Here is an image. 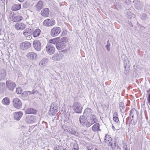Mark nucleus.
I'll return each mask as SVG.
<instances>
[{
    "mask_svg": "<svg viewBox=\"0 0 150 150\" xmlns=\"http://www.w3.org/2000/svg\"><path fill=\"white\" fill-rule=\"evenodd\" d=\"M33 29L28 28L25 29L23 32V35L28 40H30L32 38V35L33 33Z\"/></svg>",
    "mask_w": 150,
    "mask_h": 150,
    "instance_id": "nucleus-1",
    "label": "nucleus"
},
{
    "mask_svg": "<svg viewBox=\"0 0 150 150\" xmlns=\"http://www.w3.org/2000/svg\"><path fill=\"white\" fill-rule=\"evenodd\" d=\"M73 110L75 112L78 113L81 112L83 106L79 102L75 103L73 105Z\"/></svg>",
    "mask_w": 150,
    "mask_h": 150,
    "instance_id": "nucleus-2",
    "label": "nucleus"
},
{
    "mask_svg": "<svg viewBox=\"0 0 150 150\" xmlns=\"http://www.w3.org/2000/svg\"><path fill=\"white\" fill-rule=\"evenodd\" d=\"M58 109V106L57 103L55 102H53L51 105L49 110V113L53 115L57 112Z\"/></svg>",
    "mask_w": 150,
    "mask_h": 150,
    "instance_id": "nucleus-3",
    "label": "nucleus"
},
{
    "mask_svg": "<svg viewBox=\"0 0 150 150\" xmlns=\"http://www.w3.org/2000/svg\"><path fill=\"white\" fill-rule=\"evenodd\" d=\"M66 38H61L60 42H58L56 45V46L57 49L60 50L64 48L65 46V42L66 41Z\"/></svg>",
    "mask_w": 150,
    "mask_h": 150,
    "instance_id": "nucleus-4",
    "label": "nucleus"
},
{
    "mask_svg": "<svg viewBox=\"0 0 150 150\" xmlns=\"http://www.w3.org/2000/svg\"><path fill=\"white\" fill-rule=\"evenodd\" d=\"M13 104L16 108L19 109L22 107V103L21 101L18 98H14L13 100Z\"/></svg>",
    "mask_w": 150,
    "mask_h": 150,
    "instance_id": "nucleus-5",
    "label": "nucleus"
},
{
    "mask_svg": "<svg viewBox=\"0 0 150 150\" xmlns=\"http://www.w3.org/2000/svg\"><path fill=\"white\" fill-rule=\"evenodd\" d=\"M55 24V21L53 18L47 19L43 22L44 25L47 27H50L54 25Z\"/></svg>",
    "mask_w": 150,
    "mask_h": 150,
    "instance_id": "nucleus-6",
    "label": "nucleus"
},
{
    "mask_svg": "<svg viewBox=\"0 0 150 150\" xmlns=\"http://www.w3.org/2000/svg\"><path fill=\"white\" fill-rule=\"evenodd\" d=\"M61 31V29L59 27H54L51 29L50 31V34L52 37H55L60 33Z\"/></svg>",
    "mask_w": 150,
    "mask_h": 150,
    "instance_id": "nucleus-7",
    "label": "nucleus"
},
{
    "mask_svg": "<svg viewBox=\"0 0 150 150\" xmlns=\"http://www.w3.org/2000/svg\"><path fill=\"white\" fill-rule=\"evenodd\" d=\"M46 51L49 54H53L55 52V48L54 46L50 44H48L46 46Z\"/></svg>",
    "mask_w": 150,
    "mask_h": 150,
    "instance_id": "nucleus-8",
    "label": "nucleus"
},
{
    "mask_svg": "<svg viewBox=\"0 0 150 150\" xmlns=\"http://www.w3.org/2000/svg\"><path fill=\"white\" fill-rule=\"evenodd\" d=\"M89 121L88 123L86 124V127H89L91 125L97 122L98 120L96 117V116L93 115L90 117Z\"/></svg>",
    "mask_w": 150,
    "mask_h": 150,
    "instance_id": "nucleus-9",
    "label": "nucleus"
},
{
    "mask_svg": "<svg viewBox=\"0 0 150 150\" xmlns=\"http://www.w3.org/2000/svg\"><path fill=\"white\" fill-rule=\"evenodd\" d=\"M7 88L10 91H13L16 87L15 83L11 80H8L6 81Z\"/></svg>",
    "mask_w": 150,
    "mask_h": 150,
    "instance_id": "nucleus-10",
    "label": "nucleus"
},
{
    "mask_svg": "<svg viewBox=\"0 0 150 150\" xmlns=\"http://www.w3.org/2000/svg\"><path fill=\"white\" fill-rule=\"evenodd\" d=\"M37 117L34 115H28L25 118V121L28 123L30 124L35 122L37 120Z\"/></svg>",
    "mask_w": 150,
    "mask_h": 150,
    "instance_id": "nucleus-11",
    "label": "nucleus"
},
{
    "mask_svg": "<svg viewBox=\"0 0 150 150\" xmlns=\"http://www.w3.org/2000/svg\"><path fill=\"white\" fill-rule=\"evenodd\" d=\"M33 46L37 51H39L41 50V45L40 42L38 40H34L33 43Z\"/></svg>",
    "mask_w": 150,
    "mask_h": 150,
    "instance_id": "nucleus-12",
    "label": "nucleus"
},
{
    "mask_svg": "<svg viewBox=\"0 0 150 150\" xmlns=\"http://www.w3.org/2000/svg\"><path fill=\"white\" fill-rule=\"evenodd\" d=\"M37 56V54L33 52H28L26 55V57L28 59L33 60H35Z\"/></svg>",
    "mask_w": 150,
    "mask_h": 150,
    "instance_id": "nucleus-13",
    "label": "nucleus"
},
{
    "mask_svg": "<svg viewBox=\"0 0 150 150\" xmlns=\"http://www.w3.org/2000/svg\"><path fill=\"white\" fill-rule=\"evenodd\" d=\"M43 7V3L42 1H40L35 6L34 8L35 10L37 11H39Z\"/></svg>",
    "mask_w": 150,
    "mask_h": 150,
    "instance_id": "nucleus-14",
    "label": "nucleus"
},
{
    "mask_svg": "<svg viewBox=\"0 0 150 150\" xmlns=\"http://www.w3.org/2000/svg\"><path fill=\"white\" fill-rule=\"evenodd\" d=\"M15 28L17 30H22L26 28V25L22 23H17L16 24Z\"/></svg>",
    "mask_w": 150,
    "mask_h": 150,
    "instance_id": "nucleus-15",
    "label": "nucleus"
},
{
    "mask_svg": "<svg viewBox=\"0 0 150 150\" xmlns=\"http://www.w3.org/2000/svg\"><path fill=\"white\" fill-rule=\"evenodd\" d=\"M79 121L81 124L84 126H86V124L88 122L87 119L84 115H82L79 118Z\"/></svg>",
    "mask_w": 150,
    "mask_h": 150,
    "instance_id": "nucleus-16",
    "label": "nucleus"
},
{
    "mask_svg": "<svg viewBox=\"0 0 150 150\" xmlns=\"http://www.w3.org/2000/svg\"><path fill=\"white\" fill-rule=\"evenodd\" d=\"M31 44L28 42H23L20 45L21 48L23 50H26L29 48Z\"/></svg>",
    "mask_w": 150,
    "mask_h": 150,
    "instance_id": "nucleus-17",
    "label": "nucleus"
},
{
    "mask_svg": "<svg viewBox=\"0 0 150 150\" xmlns=\"http://www.w3.org/2000/svg\"><path fill=\"white\" fill-rule=\"evenodd\" d=\"M50 13V10L49 8H45L41 11V14L43 17H47Z\"/></svg>",
    "mask_w": 150,
    "mask_h": 150,
    "instance_id": "nucleus-18",
    "label": "nucleus"
},
{
    "mask_svg": "<svg viewBox=\"0 0 150 150\" xmlns=\"http://www.w3.org/2000/svg\"><path fill=\"white\" fill-rule=\"evenodd\" d=\"M124 66L125 69L124 73L127 75L128 74L129 72V62L126 60H125L124 62Z\"/></svg>",
    "mask_w": 150,
    "mask_h": 150,
    "instance_id": "nucleus-19",
    "label": "nucleus"
},
{
    "mask_svg": "<svg viewBox=\"0 0 150 150\" xmlns=\"http://www.w3.org/2000/svg\"><path fill=\"white\" fill-rule=\"evenodd\" d=\"M83 114L87 117L91 116L93 115L92 110L89 108H86L84 110Z\"/></svg>",
    "mask_w": 150,
    "mask_h": 150,
    "instance_id": "nucleus-20",
    "label": "nucleus"
},
{
    "mask_svg": "<svg viewBox=\"0 0 150 150\" xmlns=\"http://www.w3.org/2000/svg\"><path fill=\"white\" fill-rule=\"evenodd\" d=\"M23 114V112L21 111L14 112L13 114L14 119L17 120H19Z\"/></svg>",
    "mask_w": 150,
    "mask_h": 150,
    "instance_id": "nucleus-21",
    "label": "nucleus"
},
{
    "mask_svg": "<svg viewBox=\"0 0 150 150\" xmlns=\"http://www.w3.org/2000/svg\"><path fill=\"white\" fill-rule=\"evenodd\" d=\"M64 55L59 53L58 54H55L53 56L54 59L56 61H58L62 59L64 57Z\"/></svg>",
    "mask_w": 150,
    "mask_h": 150,
    "instance_id": "nucleus-22",
    "label": "nucleus"
},
{
    "mask_svg": "<svg viewBox=\"0 0 150 150\" xmlns=\"http://www.w3.org/2000/svg\"><path fill=\"white\" fill-rule=\"evenodd\" d=\"M48 61L47 58H44L42 59L39 63V65L41 67H44Z\"/></svg>",
    "mask_w": 150,
    "mask_h": 150,
    "instance_id": "nucleus-23",
    "label": "nucleus"
},
{
    "mask_svg": "<svg viewBox=\"0 0 150 150\" xmlns=\"http://www.w3.org/2000/svg\"><path fill=\"white\" fill-rule=\"evenodd\" d=\"M37 110L34 108H30L27 109L25 111V113L27 114H36Z\"/></svg>",
    "mask_w": 150,
    "mask_h": 150,
    "instance_id": "nucleus-24",
    "label": "nucleus"
},
{
    "mask_svg": "<svg viewBox=\"0 0 150 150\" xmlns=\"http://www.w3.org/2000/svg\"><path fill=\"white\" fill-rule=\"evenodd\" d=\"M100 125L98 123H96L92 127V130L93 132L98 131H100L101 130L99 129Z\"/></svg>",
    "mask_w": 150,
    "mask_h": 150,
    "instance_id": "nucleus-25",
    "label": "nucleus"
},
{
    "mask_svg": "<svg viewBox=\"0 0 150 150\" xmlns=\"http://www.w3.org/2000/svg\"><path fill=\"white\" fill-rule=\"evenodd\" d=\"M129 115L132 116L133 119L134 117H137L138 113L137 111L134 108H133L131 110Z\"/></svg>",
    "mask_w": 150,
    "mask_h": 150,
    "instance_id": "nucleus-26",
    "label": "nucleus"
},
{
    "mask_svg": "<svg viewBox=\"0 0 150 150\" xmlns=\"http://www.w3.org/2000/svg\"><path fill=\"white\" fill-rule=\"evenodd\" d=\"M111 137L109 135H106L105 136L104 142L108 144V146H109L111 142Z\"/></svg>",
    "mask_w": 150,
    "mask_h": 150,
    "instance_id": "nucleus-27",
    "label": "nucleus"
},
{
    "mask_svg": "<svg viewBox=\"0 0 150 150\" xmlns=\"http://www.w3.org/2000/svg\"><path fill=\"white\" fill-rule=\"evenodd\" d=\"M134 5L136 8L139 10L141 9L143 7L142 4L139 1L136 2L134 4Z\"/></svg>",
    "mask_w": 150,
    "mask_h": 150,
    "instance_id": "nucleus-28",
    "label": "nucleus"
},
{
    "mask_svg": "<svg viewBox=\"0 0 150 150\" xmlns=\"http://www.w3.org/2000/svg\"><path fill=\"white\" fill-rule=\"evenodd\" d=\"M110 145L112 150H121V148L115 143L110 144Z\"/></svg>",
    "mask_w": 150,
    "mask_h": 150,
    "instance_id": "nucleus-29",
    "label": "nucleus"
},
{
    "mask_svg": "<svg viewBox=\"0 0 150 150\" xmlns=\"http://www.w3.org/2000/svg\"><path fill=\"white\" fill-rule=\"evenodd\" d=\"M21 8V4H15L12 7L11 9L13 11H16L20 10Z\"/></svg>",
    "mask_w": 150,
    "mask_h": 150,
    "instance_id": "nucleus-30",
    "label": "nucleus"
},
{
    "mask_svg": "<svg viewBox=\"0 0 150 150\" xmlns=\"http://www.w3.org/2000/svg\"><path fill=\"white\" fill-rule=\"evenodd\" d=\"M41 30L39 29H36L33 32V35L34 37H36L38 36L40 34Z\"/></svg>",
    "mask_w": 150,
    "mask_h": 150,
    "instance_id": "nucleus-31",
    "label": "nucleus"
},
{
    "mask_svg": "<svg viewBox=\"0 0 150 150\" xmlns=\"http://www.w3.org/2000/svg\"><path fill=\"white\" fill-rule=\"evenodd\" d=\"M119 106L121 112H124L125 108L124 103L123 102H120L119 103Z\"/></svg>",
    "mask_w": 150,
    "mask_h": 150,
    "instance_id": "nucleus-32",
    "label": "nucleus"
},
{
    "mask_svg": "<svg viewBox=\"0 0 150 150\" xmlns=\"http://www.w3.org/2000/svg\"><path fill=\"white\" fill-rule=\"evenodd\" d=\"M2 103L6 105H8L10 103V100L8 98L5 97L2 101Z\"/></svg>",
    "mask_w": 150,
    "mask_h": 150,
    "instance_id": "nucleus-33",
    "label": "nucleus"
},
{
    "mask_svg": "<svg viewBox=\"0 0 150 150\" xmlns=\"http://www.w3.org/2000/svg\"><path fill=\"white\" fill-rule=\"evenodd\" d=\"M68 133L69 134H72L76 136H77L79 135V134L78 132L75 131L73 129L70 128L68 131Z\"/></svg>",
    "mask_w": 150,
    "mask_h": 150,
    "instance_id": "nucleus-34",
    "label": "nucleus"
},
{
    "mask_svg": "<svg viewBox=\"0 0 150 150\" xmlns=\"http://www.w3.org/2000/svg\"><path fill=\"white\" fill-rule=\"evenodd\" d=\"M59 38H56L50 40L49 41V42L50 43H52L54 44H56L59 41Z\"/></svg>",
    "mask_w": 150,
    "mask_h": 150,
    "instance_id": "nucleus-35",
    "label": "nucleus"
},
{
    "mask_svg": "<svg viewBox=\"0 0 150 150\" xmlns=\"http://www.w3.org/2000/svg\"><path fill=\"white\" fill-rule=\"evenodd\" d=\"M6 75V72L5 70H2L1 71L0 73V79H4Z\"/></svg>",
    "mask_w": 150,
    "mask_h": 150,
    "instance_id": "nucleus-36",
    "label": "nucleus"
},
{
    "mask_svg": "<svg viewBox=\"0 0 150 150\" xmlns=\"http://www.w3.org/2000/svg\"><path fill=\"white\" fill-rule=\"evenodd\" d=\"M23 17L20 16H17L14 18L13 20L14 21L20 22L23 19Z\"/></svg>",
    "mask_w": 150,
    "mask_h": 150,
    "instance_id": "nucleus-37",
    "label": "nucleus"
},
{
    "mask_svg": "<svg viewBox=\"0 0 150 150\" xmlns=\"http://www.w3.org/2000/svg\"><path fill=\"white\" fill-rule=\"evenodd\" d=\"M23 7L24 8H28L30 7V4L29 3L27 2H24L23 4Z\"/></svg>",
    "mask_w": 150,
    "mask_h": 150,
    "instance_id": "nucleus-38",
    "label": "nucleus"
},
{
    "mask_svg": "<svg viewBox=\"0 0 150 150\" xmlns=\"http://www.w3.org/2000/svg\"><path fill=\"white\" fill-rule=\"evenodd\" d=\"M5 84L4 83H1L0 84V90L2 91L5 88Z\"/></svg>",
    "mask_w": 150,
    "mask_h": 150,
    "instance_id": "nucleus-39",
    "label": "nucleus"
},
{
    "mask_svg": "<svg viewBox=\"0 0 150 150\" xmlns=\"http://www.w3.org/2000/svg\"><path fill=\"white\" fill-rule=\"evenodd\" d=\"M62 128L64 129V131L65 132H68V131L70 128H69L66 125H63L62 126Z\"/></svg>",
    "mask_w": 150,
    "mask_h": 150,
    "instance_id": "nucleus-40",
    "label": "nucleus"
},
{
    "mask_svg": "<svg viewBox=\"0 0 150 150\" xmlns=\"http://www.w3.org/2000/svg\"><path fill=\"white\" fill-rule=\"evenodd\" d=\"M16 92L18 94H20L21 93L22 90L20 87H18L16 88Z\"/></svg>",
    "mask_w": 150,
    "mask_h": 150,
    "instance_id": "nucleus-41",
    "label": "nucleus"
},
{
    "mask_svg": "<svg viewBox=\"0 0 150 150\" xmlns=\"http://www.w3.org/2000/svg\"><path fill=\"white\" fill-rule=\"evenodd\" d=\"M147 18V16L146 14L144 13H143L141 16V18L142 20H145Z\"/></svg>",
    "mask_w": 150,
    "mask_h": 150,
    "instance_id": "nucleus-42",
    "label": "nucleus"
},
{
    "mask_svg": "<svg viewBox=\"0 0 150 150\" xmlns=\"http://www.w3.org/2000/svg\"><path fill=\"white\" fill-rule=\"evenodd\" d=\"M107 45H106V47L107 48V50L108 51H109L110 50V44L109 40L107 41Z\"/></svg>",
    "mask_w": 150,
    "mask_h": 150,
    "instance_id": "nucleus-43",
    "label": "nucleus"
},
{
    "mask_svg": "<svg viewBox=\"0 0 150 150\" xmlns=\"http://www.w3.org/2000/svg\"><path fill=\"white\" fill-rule=\"evenodd\" d=\"M113 120L114 122L116 123H117L119 121V120L118 117H113Z\"/></svg>",
    "mask_w": 150,
    "mask_h": 150,
    "instance_id": "nucleus-44",
    "label": "nucleus"
},
{
    "mask_svg": "<svg viewBox=\"0 0 150 150\" xmlns=\"http://www.w3.org/2000/svg\"><path fill=\"white\" fill-rule=\"evenodd\" d=\"M147 100L149 104H150V93L148 95L147 98Z\"/></svg>",
    "mask_w": 150,
    "mask_h": 150,
    "instance_id": "nucleus-45",
    "label": "nucleus"
},
{
    "mask_svg": "<svg viewBox=\"0 0 150 150\" xmlns=\"http://www.w3.org/2000/svg\"><path fill=\"white\" fill-rule=\"evenodd\" d=\"M30 92L29 91L25 92L23 93V95H24L26 96H27L28 94V93H30Z\"/></svg>",
    "mask_w": 150,
    "mask_h": 150,
    "instance_id": "nucleus-46",
    "label": "nucleus"
},
{
    "mask_svg": "<svg viewBox=\"0 0 150 150\" xmlns=\"http://www.w3.org/2000/svg\"><path fill=\"white\" fill-rule=\"evenodd\" d=\"M131 122L133 125H135L136 123V122H134L133 118L131 120Z\"/></svg>",
    "mask_w": 150,
    "mask_h": 150,
    "instance_id": "nucleus-47",
    "label": "nucleus"
},
{
    "mask_svg": "<svg viewBox=\"0 0 150 150\" xmlns=\"http://www.w3.org/2000/svg\"><path fill=\"white\" fill-rule=\"evenodd\" d=\"M58 150H62V147L60 146L57 145Z\"/></svg>",
    "mask_w": 150,
    "mask_h": 150,
    "instance_id": "nucleus-48",
    "label": "nucleus"
},
{
    "mask_svg": "<svg viewBox=\"0 0 150 150\" xmlns=\"http://www.w3.org/2000/svg\"><path fill=\"white\" fill-rule=\"evenodd\" d=\"M117 117V112H115L113 114V117Z\"/></svg>",
    "mask_w": 150,
    "mask_h": 150,
    "instance_id": "nucleus-49",
    "label": "nucleus"
},
{
    "mask_svg": "<svg viewBox=\"0 0 150 150\" xmlns=\"http://www.w3.org/2000/svg\"><path fill=\"white\" fill-rule=\"evenodd\" d=\"M76 147H78L77 146V144H74V145L73 148H76Z\"/></svg>",
    "mask_w": 150,
    "mask_h": 150,
    "instance_id": "nucleus-50",
    "label": "nucleus"
},
{
    "mask_svg": "<svg viewBox=\"0 0 150 150\" xmlns=\"http://www.w3.org/2000/svg\"><path fill=\"white\" fill-rule=\"evenodd\" d=\"M127 146L126 145L124 146V148L125 150H128V149L127 148Z\"/></svg>",
    "mask_w": 150,
    "mask_h": 150,
    "instance_id": "nucleus-51",
    "label": "nucleus"
},
{
    "mask_svg": "<svg viewBox=\"0 0 150 150\" xmlns=\"http://www.w3.org/2000/svg\"><path fill=\"white\" fill-rule=\"evenodd\" d=\"M72 150H78V147L73 148Z\"/></svg>",
    "mask_w": 150,
    "mask_h": 150,
    "instance_id": "nucleus-52",
    "label": "nucleus"
},
{
    "mask_svg": "<svg viewBox=\"0 0 150 150\" xmlns=\"http://www.w3.org/2000/svg\"><path fill=\"white\" fill-rule=\"evenodd\" d=\"M123 1L125 2V3H126L127 0H122Z\"/></svg>",
    "mask_w": 150,
    "mask_h": 150,
    "instance_id": "nucleus-53",
    "label": "nucleus"
},
{
    "mask_svg": "<svg viewBox=\"0 0 150 150\" xmlns=\"http://www.w3.org/2000/svg\"><path fill=\"white\" fill-rule=\"evenodd\" d=\"M55 150H58L57 146L55 147L54 148Z\"/></svg>",
    "mask_w": 150,
    "mask_h": 150,
    "instance_id": "nucleus-54",
    "label": "nucleus"
},
{
    "mask_svg": "<svg viewBox=\"0 0 150 150\" xmlns=\"http://www.w3.org/2000/svg\"><path fill=\"white\" fill-rule=\"evenodd\" d=\"M18 1H19V2H23L24 0H18Z\"/></svg>",
    "mask_w": 150,
    "mask_h": 150,
    "instance_id": "nucleus-55",
    "label": "nucleus"
},
{
    "mask_svg": "<svg viewBox=\"0 0 150 150\" xmlns=\"http://www.w3.org/2000/svg\"><path fill=\"white\" fill-rule=\"evenodd\" d=\"M112 128L114 131L115 130V127L113 126H112Z\"/></svg>",
    "mask_w": 150,
    "mask_h": 150,
    "instance_id": "nucleus-56",
    "label": "nucleus"
},
{
    "mask_svg": "<svg viewBox=\"0 0 150 150\" xmlns=\"http://www.w3.org/2000/svg\"><path fill=\"white\" fill-rule=\"evenodd\" d=\"M62 150H67L66 148H64L62 147Z\"/></svg>",
    "mask_w": 150,
    "mask_h": 150,
    "instance_id": "nucleus-57",
    "label": "nucleus"
},
{
    "mask_svg": "<svg viewBox=\"0 0 150 150\" xmlns=\"http://www.w3.org/2000/svg\"><path fill=\"white\" fill-rule=\"evenodd\" d=\"M1 14L0 13V21H1V20H2V18H1Z\"/></svg>",
    "mask_w": 150,
    "mask_h": 150,
    "instance_id": "nucleus-58",
    "label": "nucleus"
},
{
    "mask_svg": "<svg viewBox=\"0 0 150 150\" xmlns=\"http://www.w3.org/2000/svg\"><path fill=\"white\" fill-rule=\"evenodd\" d=\"M94 150V148H92V149H90L89 150Z\"/></svg>",
    "mask_w": 150,
    "mask_h": 150,
    "instance_id": "nucleus-59",
    "label": "nucleus"
},
{
    "mask_svg": "<svg viewBox=\"0 0 150 150\" xmlns=\"http://www.w3.org/2000/svg\"><path fill=\"white\" fill-rule=\"evenodd\" d=\"M1 1H2V0H1ZM2 1L3 2H4L5 1V0H2Z\"/></svg>",
    "mask_w": 150,
    "mask_h": 150,
    "instance_id": "nucleus-60",
    "label": "nucleus"
},
{
    "mask_svg": "<svg viewBox=\"0 0 150 150\" xmlns=\"http://www.w3.org/2000/svg\"><path fill=\"white\" fill-rule=\"evenodd\" d=\"M29 131H30V129H29Z\"/></svg>",
    "mask_w": 150,
    "mask_h": 150,
    "instance_id": "nucleus-61",
    "label": "nucleus"
},
{
    "mask_svg": "<svg viewBox=\"0 0 150 150\" xmlns=\"http://www.w3.org/2000/svg\"><path fill=\"white\" fill-rule=\"evenodd\" d=\"M29 131H30V129H29Z\"/></svg>",
    "mask_w": 150,
    "mask_h": 150,
    "instance_id": "nucleus-62",
    "label": "nucleus"
},
{
    "mask_svg": "<svg viewBox=\"0 0 150 150\" xmlns=\"http://www.w3.org/2000/svg\"><path fill=\"white\" fill-rule=\"evenodd\" d=\"M145 11H146V10H145Z\"/></svg>",
    "mask_w": 150,
    "mask_h": 150,
    "instance_id": "nucleus-63",
    "label": "nucleus"
}]
</instances>
